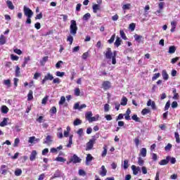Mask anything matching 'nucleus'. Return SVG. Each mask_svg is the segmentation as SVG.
Wrapping results in <instances>:
<instances>
[{
    "mask_svg": "<svg viewBox=\"0 0 180 180\" xmlns=\"http://www.w3.org/2000/svg\"><path fill=\"white\" fill-rule=\"evenodd\" d=\"M67 40L70 42V44H72V41H74V37H72V36L70 35L68 37Z\"/></svg>",
    "mask_w": 180,
    "mask_h": 180,
    "instance_id": "58",
    "label": "nucleus"
},
{
    "mask_svg": "<svg viewBox=\"0 0 180 180\" xmlns=\"http://www.w3.org/2000/svg\"><path fill=\"white\" fill-rule=\"evenodd\" d=\"M19 143H20V140L19 138H16L14 141L13 147H18L19 146Z\"/></svg>",
    "mask_w": 180,
    "mask_h": 180,
    "instance_id": "43",
    "label": "nucleus"
},
{
    "mask_svg": "<svg viewBox=\"0 0 180 180\" xmlns=\"http://www.w3.org/2000/svg\"><path fill=\"white\" fill-rule=\"evenodd\" d=\"M44 78L46 81H53V79H54V77L50 73H47V75L44 76Z\"/></svg>",
    "mask_w": 180,
    "mask_h": 180,
    "instance_id": "17",
    "label": "nucleus"
},
{
    "mask_svg": "<svg viewBox=\"0 0 180 180\" xmlns=\"http://www.w3.org/2000/svg\"><path fill=\"white\" fill-rule=\"evenodd\" d=\"M6 43V39L5 38V36L4 34H1L0 36V45L3 46V44H5Z\"/></svg>",
    "mask_w": 180,
    "mask_h": 180,
    "instance_id": "21",
    "label": "nucleus"
},
{
    "mask_svg": "<svg viewBox=\"0 0 180 180\" xmlns=\"http://www.w3.org/2000/svg\"><path fill=\"white\" fill-rule=\"evenodd\" d=\"M13 51L16 54H18V56H20V54H22V51L20 49H15L13 50Z\"/></svg>",
    "mask_w": 180,
    "mask_h": 180,
    "instance_id": "64",
    "label": "nucleus"
},
{
    "mask_svg": "<svg viewBox=\"0 0 180 180\" xmlns=\"http://www.w3.org/2000/svg\"><path fill=\"white\" fill-rule=\"evenodd\" d=\"M20 76V68L19 66L15 67V77Z\"/></svg>",
    "mask_w": 180,
    "mask_h": 180,
    "instance_id": "37",
    "label": "nucleus"
},
{
    "mask_svg": "<svg viewBox=\"0 0 180 180\" xmlns=\"http://www.w3.org/2000/svg\"><path fill=\"white\" fill-rule=\"evenodd\" d=\"M61 176V172L60 170H56L53 174V176H52L51 178H50V180H53L56 178H60Z\"/></svg>",
    "mask_w": 180,
    "mask_h": 180,
    "instance_id": "10",
    "label": "nucleus"
},
{
    "mask_svg": "<svg viewBox=\"0 0 180 180\" xmlns=\"http://www.w3.org/2000/svg\"><path fill=\"white\" fill-rule=\"evenodd\" d=\"M120 105H122V106H126V105H127V98L124 96L122 97Z\"/></svg>",
    "mask_w": 180,
    "mask_h": 180,
    "instance_id": "23",
    "label": "nucleus"
},
{
    "mask_svg": "<svg viewBox=\"0 0 180 180\" xmlns=\"http://www.w3.org/2000/svg\"><path fill=\"white\" fill-rule=\"evenodd\" d=\"M134 142L136 147H139V146H140V139H139V137L135 138Z\"/></svg>",
    "mask_w": 180,
    "mask_h": 180,
    "instance_id": "41",
    "label": "nucleus"
},
{
    "mask_svg": "<svg viewBox=\"0 0 180 180\" xmlns=\"http://www.w3.org/2000/svg\"><path fill=\"white\" fill-rule=\"evenodd\" d=\"M8 120H9V118L4 117L3 121L0 123L1 127H5V126L8 124Z\"/></svg>",
    "mask_w": 180,
    "mask_h": 180,
    "instance_id": "16",
    "label": "nucleus"
},
{
    "mask_svg": "<svg viewBox=\"0 0 180 180\" xmlns=\"http://www.w3.org/2000/svg\"><path fill=\"white\" fill-rule=\"evenodd\" d=\"M1 112L2 113L6 114L9 112V108L6 107V105L1 106Z\"/></svg>",
    "mask_w": 180,
    "mask_h": 180,
    "instance_id": "29",
    "label": "nucleus"
},
{
    "mask_svg": "<svg viewBox=\"0 0 180 180\" xmlns=\"http://www.w3.org/2000/svg\"><path fill=\"white\" fill-rule=\"evenodd\" d=\"M101 9V6H99L98 4H94L93 5V12L94 13H96L98 12V11H99Z\"/></svg>",
    "mask_w": 180,
    "mask_h": 180,
    "instance_id": "18",
    "label": "nucleus"
},
{
    "mask_svg": "<svg viewBox=\"0 0 180 180\" xmlns=\"http://www.w3.org/2000/svg\"><path fill=\"white\" fill-rule=\"evenodd\" d=\"M106 174H108V170L105 167V165H102L99 172V175H101V176H106Z\"/></svg>",
    "mask_w": 180,
    "mask_h": 180,
    "instance_id": "6",
    "label": "nucleus"
},
{
    "mask_svg": "<svg viewBox=\"0 0 180 180\" xmlns=\"http://www.w3.org/2000/svg\"><path fill=\"white\" fill-rule=\"evenodd\" d=\"M130 6H131L130 5V4H124V5L122 6V9H123L124 11H127V10L130 9Z\"/></svg>",
    "mask_w": 180,
    "mask_h": 180,
    "instance_id": "48",
    "label": "nucleus"
},
{
    "mask_svg": "<svg viewBox=\"0 0 180 180\" xmlns=\"http://www.w3.org/2000/svg\"><path fill=\"white\" fill-rule=\"evenodd\" d=\"M3 84H4V85H6L7 86V88H11V80L10 79L4 80Z\"/></svg>",
    "mask_w": 180,
    "mask_h": 180,
    "instance_id": "33",
    "label": "nucleus"
},
{
    "mask_svg": "<svg viewBox=\"0 0 180 180\" xmlns=\"http://www.w3.org/2000/svg\"><path fill=\"white\" fill-rule=\"evenodd\" d=\"M65 103V97L64 96L60 97V100L59 101V105H64Z\"/></svg>",
    "mask_w": 180,
    "mask_h": 180,
    "instance_id": "45",
    "label": "nucleus"
},
{
    "mask_svg": "<svg viewBox=\"0 0 180 180\" xmlns=\"http://www.w3.org/2000/svg\"><path fill=\"white\" fill-rule=\"evenodd\" d=\"M93 114L92 112L89 111L86 113V119L89 122V120L92 118Z\"/></svg>",
    "mask_w": 180,
    "mask_h": 180,
    "instance_id": "32",
    "label": "nucleus"
},
{
    "mask_svg": "<svg viewBox=\"0 0 180 180\" xmlns=\"http://www.w3.org/2000/svg\"><path fill=\"white\" fill-rule=\"evenodd\" d=\"M174 136H175V139H176V142L179 143H180L179 134H178V132H175Z\"/></svg>",
    "mask_w": 180,
    "mask_h": 180,
    "instance_id": "47",
    "label": "nucleus"
},
{
    "mask_svg": "<svg viewBox=\"0 0 180 180\" xmlns=\"http://www.w3.org/2000/svg\"><path fill=\"white\" fill-rule=\"evenodd\" d=\"M72 145V135H71L69 138V143L67 145V147L70 148L71 146Z\"/></svg>",
    "mask_w": 180,
    "mask_h": 180,
    "instance_id": "49",
    "label": "nucleus"
},
{
    "mask_svg": "<svg viewBox=\"0 0 180 180\" xmlns=\"http://www.w3.org/2000/svg\"><path fill=\"white\" fill-rule=\"evenodd\" d=\"M55 161H58L59 162H65L66 160L63 157H57L55 159Z\"/></svg>",
    "mask_w": 180,
    "mask_h": 180,
    "instance_id": "38",
    "label": "nucleus"
},
{
    "mask_svg": "<svg viewBox=\"0 0 180 180\" xmlns=\"http://www.w3.org/2000/svg\"><path fill=\"white\" fill-rule=\"evenodd\" d=\"M116 56H117V51H115L112 53V64L115 65L116 64Z\"/></svg>",
    "mask_w": 180,
    "mask_h": 180,
    "instance_id": "24",
    "label": "nucleus"
},
{
    "mask_svg": "<svg viewBox=\"0 0 180 180\" xmlns=\"http://www.w3.org/2000/svg\"><path fill=\"white\" fill-rule=\"evenodd\" d=\"M88 56H89V53L86 52L83 53L82 58H83V60H86V58H88Z\"/></svg>",
    "mask_w": 180,
    "mask_h": 180,
    "instance_id": "62",
    "label": "nucleus"
},
{
    "mask_svg": "<svg viewBox=\"0 0 180 180\" xmlns=\"http://www.w3.org/2000/svg\"><path fill=\"white\" fill-rule=\"evenodd\" d=\"M138 164L140 167H143L144 165V161L143 160V158H139Z\"/></svg>",
    "mask_w": 180,
    "mask_h": 180,
    "instance_id": "44",
    "label": "nucleus"
},
{
    "mask_svg": "<svg viewBox=\"0 0 180 180\" xmlns=\"http://www.w3.org/2000/svg\"><path fill=\"white\" fill-rule=\"evenodd\" d=\"M6 4L9 9H11V11H13V9H15V6H13V4L12 3V1L8 0L6 1Z\"/></svg>",
    "mask_w": 180,
    "mask_h": 180,
    "instance_id": "20",
    "label": "nucleus"
},
{
    "mask_svg": "<svg viewBox=\"0 0 180 180\" xmlns=\"http://www.w3.org/2000/svg\"><path fill=\"white\" fill-rule=\"evenodd\" d=\"M162 75L165 81H167L168 78H169V76L168 75V73H167V70H165L162 71Z\"/></svg>",
    "mask_w": 180,
    "mask_h": 180,
    "instance_id": "15",
    "label": "nucleus"
},
{
    "mask_svg": "<svg viewBox=\"0 0 180 180\" xmlns=\"http://www.w3.org/2000/svg\"><path fill=\"white\" fill-rule=\"evenodd\" d=\"M99 119V115H96L95 117H91V118L89 120V123H92V122H96V120H98Z\"/></svg>",
    "mask_w": 180,
    "mask_h": 180,
    "instance_id": "31",
    "label": "nucleus"
},
{
    "mask_svg": "<svg viewBox=\"0 0 180 180\" xmlns=\"http://www.w3.org/2000/svg\"><path fill=\"white\" fill-rule=\"evenodd\" d=\"M47 101H49V96H45L41 101L42 105H46L47 103Z\"/></svg>",
    "mask_w": 180,
    "mask_h": 180,
    "instance_id": "54",
    "label": "nucleus"
},
{
    "mask_svg": "<svg viewBox=\"0 0 180 180\" xmlns=\"http://www.w3.org/2000/svg\"><path fill=\"white\" fill-rule=\"evenodd\" d=\"M37 156V152H36V150H32L31 155H30V161H34V160H36Z\"/></svg>",
    "mask_w": 180,
    "mask_h": 180,
    "instance_id": "14",
    "label": "nucleus"
},
{
    "mask_svg": "<svg viewBox=\"0 0 180 180\" xmlns=\"http://www.w3.org/2000/svg\"><path fill=\"white\" fill-rule=\"evenodd\" d=\"M103 54L105 58L108 60H112V61H113V53L112 52V49L110 48H108Z\"/></svg>",
    "mask_w": 180,
    "mask_h": 180,
    "instance_id": "2",
    "label": "nucleus"
},
{
    "mask_svg": "<svg viewBox=\"0 0 180 180\" xmlns=\"http://www.w3.org/2000/svg\"><path fill=\"white\" fill-rule=\"evenodd\" d=\"M120 34L124 40H127V37H126V34H124V31L123 30H120Z\"/></svg>",
    "mask_w": 180,
    "mask_h": 180,
    "instance_id": "27",
    "label": "nucleus"
},
{
    "mask_svg": "<svg viewBox=\"0 0 180 180\" xmlns=\"http://www.w3.org/2000/svg\"><path fill=\"white\" fill-rule=\"evenodd\" d=\"M94 144H95V139H90L86 145V150L89 151V150H92Z\"/></svg>",
    "mask_w": 180,
    "mask_h": 180,
    "instance_id": "5",
    "label": "nucleus"
},
{
    "mask_svg": "<svg viewBox=\"0 0 180 180\" xmlns=\"http://www.w3.org/2000/svg\"><path fill=\"white\" fill-rule=\"evenodd\" d=\"M91 18V13H87L83 16V20H88Z\"/></svg>",
    "mask_w": 180,
    "mask_h": 180,
    "instance_id": "42",
    "label": "nucleus"
},
{
    "mask_svg": "<svg viewBox=\"0 0 180 180\" xmlns=\"http://www.w3.org/2000/svg\"><path fill=\"white\" fill-rule=\"evenodd\" d=\"M14 174L15 176H20L22 175V169H16Z\"/></svg>",
    "mask_w": 180,
    "mask_h": 180,
    "instance_id": "36",
    "label": "nucleus"
},
{
    "mask_svg": "<svg viewBox=\"0 0 180 180\" xmlns=\"http://www.w3.org/2000/svg\"><path fill=\"white\" fill-rule=\"evenodd\" d=\"M172 108L173 109H175L176 108H178V103L176 101H173L172 103Z\"/></svg>",
    "mask_w": 180,
    "mask_h": 180,
    "instance_id": "63",
    "label": "nucleus"
},
{
    "mask_svg": "<svg viewBox=\"0 0 180 180\" xmlns=\"http://www.w3.org/2000/svg\"><path fill=\"white\" fill-rule=\"evenodd\" d=\"M106 154H108V149L106 148V146L103 147V151L102 153L101 156L102 157H106Z\"/></svg>",
    "mask_w": 180,
    "mask_h": 180,
    "instance_id": "50",
    "label": "nucleus"
},
{
    "mask_svg": "<svg viewBox=\"0 0 180 180\" xmlns=\"http://www.w3.org/2000/svg\"><path fill=\"white\" fill-rule=\"evenodd\" d=\"M121 43H122V39H120V37H117L116 41L115 42V46H116V47H119Z\"/></svg>",
    "mask_w": 180,
    "mask_h": 180,
    "instance_id": "26",
    "label": "nucleus"
},
{
    "mask_svg": "<svg viewBox=\"0 0 180 180\" xmlns=\"http://www.w3.org/2000/svg\"><path fill=\"white\" fill-rule=\"evenodd\" d=\"M11 60L13 61H18V60H19V56H15V55L12 54L11 56Z\"/></svg>",
    "mask_w": 180,
    "mask_h": 180,
    "instance_id": "53",
    "label": "nucleus"
},
{
    "mask_svg": "<svg viewBox=\"0 0 180 180\" xmlns=\"http://www.w3.org/2000/svg\"><path fill=\"white\" fill-rule=\"evenodd\" d=\"M92 160H94L92 155H91L89 153L87 154L86 158V165H89V162H91V161H92Z\"/></svg>",
    "mask_w": 180,
    "mask_h": 180,
    "instance_id": "12",
    "label": "nucleus"
},
{
    "mask_svg": "<svg viewBox=\"0 0 180 180\" xmlns=\"http://www.w3.org/2000/svg\"><path fill=\"white\" fill-rule=\"evenodd\" d=\"M171 148H172V145L171 143H168L165 148V151H169Z\"/></svg>",
    "mask_w": 180,
    "mask_h": 180,
    "instance_id": "55",
    "label": "nucleus"
},
{
    "mask_svg": "<svg viewBox=\"0 0 180 180\" xmlns=\"http://www.w3.org/2000/svg\"><path fill=\"white\" fill-rule=\"evenodd\" d=\"M169 158H171V157L167 156V157H166V160H162L159 162V165H167V164H168V162H169Z\"/></svg>",
    "mask_w": 180,
    "mask_h": 180,
    "instance_id": "13",
    "label": "nucleus"
},
{
    "mask_svg": "<svg viewBox=\"0 0 180 180\" xmlns=\"http://www.w3.org/2000/svg\"><path fill=\"white\" fill-rule=\"evenodd\" d=\"M103 88L105 91H108L110 88V82L105 81L103 83Z\"/></svg>",
    "mask_w": 180,
    "mask_h": 180,
    "instance_id": "11",
    "label": "nucleus"
},
{
    "mask_svg": "<svg viewBox=\"0 0 180 180\" xmlns=\"http://www.w3.org/2000/svg\"><path fill=\"white\" fill-rule=\"evenodd\" d=\"M79 175H80L82 176H85L86 175V173L85 172V171H84L82 169H79Z\"/></svg>",
    "mask_w": 180,
    "mask_h": 180,
    "instance_id": "59",
    "label": "nucleus"
},
{
    "mask_svg": "<svg viewBox=\"0 0 180 180\" xmlns=\"http://www.w3.org/2000/svg\"><path fill=\"white\" fill-rule=\"evenodd\" d=\"M23 11L24 15L27 16V18H32V16H33V11L28 7H26V6H24Z\"/></svg>",
    "mask_w": 180,
    "mask_h": 180,
    "instance_id": "3",
    "label": "nucleus"
},
{
    "mask_svg": "<svg viewBox=\"0 0 180 180\" xmlns=\"http://www.w3.org/2000/svg\"><path fill=\"white\" fill-rule=\"evenodd\" d=\"M47 61H49V56L44 57L42 60H40L41 65L44 66Z\"/></svg>",
    "mask_w": 180,
    "mask_h": 180,
    "instance_id": "19",
    "label": "nucleus"
},
{
    "mask_svg": "<svg viewBox=\"0 0 180 180\" xmlns=\"http://www.w3.org/2000/svg\"><path fill=\"white\" fill-rule=\"evenodd\" d=\"M80 94H81V90H79V89L77 88L75 89V96H79Z\"/></svg>",
    "mask_w": 180,
    "mask_h": 180,
    "instance_id": "52",
    "label": "nucleus"
},
{
    "mask_svg": "<svg viewBox=\"0 0 180 180\" xmlns=\"http://www.w3.org/2000/svg\"><path fill=\"white\" fill-rule=\"evenodd\" d=\"M77 30H78V27H77V21L72 20L70 21V34H72V36H75V34H77Z\"/></svg>",
    "mask_w": 180,
    "mask_h": 180,
    "instance_id": "1",
    "label": "nucleus"
},
{
    "mask_svg": "<svg viewBox=\"0 0 180 180\" xmlns=\"http://www.w3.org/2000/svg\"><path fill=\"white\" fill-rule=\"evenodd\" d=\"M82 159L79 158V157H78V155H73V156H72L70 158V162H68V164H69L70 162H73V164H78L79 162H81Z\"/></svg>",
    "mask_w": 180,
    "mask_h": 180,
    "instance_id": "4",
    "label": "nucleus"
},
{
    "mask_svg": "<svg viewBox=\"0 0 180 180\" xmlns=\"http://www.w3.org/2000/svg\"><path fill=\"white\" fill-rule=\"evenodd\" d=\"M77 134L79 136V137H81L82 136V134H84V129H79L77 131Z\"/></svg>",
    "mask_w": 180,
    "mask_h": 180,
    "instance_id": "61",
    "label": "nucleus"
},
{
    "mask_svg": "<svg viewBox=\"0 0 180 180\" xmlns=\"http://www.w3.org/2000/svg\"><path fill=\"white\" fill-rule=\"evenodd\" d=\"M123 168L124 169H127V168H129V160H124Z\"/></svg>",
    "mask_w": 180,
    "mask_h": 180,
    "instance_id": "39",
    "label": "nucleus"
},
{
    "mask_svg": "<svg viewBox=\"0 0 180 180\" xmlns=\"http://www.w3.org/2000/svg\"><path fill=\"white\" fill-rule=\"evenodd\" d=\"M6 168H8L6 165H1V174H6V171H7Z\"/></svg>",
    "mask_w": 180,
    "mask_h": 180,
    "instance_id": "40",
    "label": "nucleus"
},
{
    "mask_svg": "<svg viewBox=\"0 0 180 180\" xmlns=\"http://www.w3.org/2000/svg\"><path fill=\"white\" fill-rule=\"evenodd\" d=\"M150 110L148 108H144L141 111V114L144 116L146 115H148L150 113Z\"/></svg>",
    "mask_w": 180,
    "mask_h": 180,
    "instance_id": "35",
    "label": "nucleus"
},
{
    "mask_svg": "<svg viewBox=\"0 0 180 180\" xmlns=\"http://www.w3.org/2000/svg\"><path fill=\"white\" fill-rule=\"evenodd\" d=\"M176 51V48L174 46H171L169 47V54H174Z\"/></svg>",
    "mask_w": 180,
    "mask_h": 180,
    "instance_id": "22",
    "label": "nucleus"
},
{
    "mask_svg": "<svg viewBox=\"0 0 180 180\" xmlns=\"http://www.w3.org/2000/svg\"><path fill=\"white\" fill-rule=\"evenodd\" d=\"M132 172L134 175H137L140 172V167H136V165L131 166Z\"/></svg>",
    "mask_w": 180,
    "mask_h": 180,
    "instance_id": "9",
    "label": "nucleus"
},
{
    "mask_svg": "<svg viewBox=\"0 0 180 180\" xmlns=\"http://www.w3.org/2000/svg\"><path fill=\"white\" fill-rule=\"evenodd\" d=\"M147 106H151L152 109L153 110H155L157 109V105H155V102L151 101V99H149L147 102Z\"/></svg>",
    "mask_w": 180,
    "mask_h": 180,
    "instance_id": "7",
    "label": "nucleus"
},
{
    "mask_svg": "<svg viewBox=\"0 0 180 180\" xmlns=\"http://www.w3.org/2000/svg\"><path fill=\"white\" fill-rule=\"evenodd\" d=\"M132 120H134L135 122H140V118L139 117H137V115H134L131 117Z\"/></svg>",
    "mask_w": 180,
    "mask_h": 180,
    "instance_id": "46",
    "label": "nucleus"
},
{
    "mask_svg": "<svg viewBox=\"0 0 180 180\" xmlns=\"http://www.w3.org/2000/svg\"><path fill=\"white\" fill-rule=\"evenodd\" d=\"M141 155H142V157H146L147 155V149L146 148H142L141 149Z\"/></svg>",
    "mask_w": 180,
    "mask_h": 180,
    "instance_id": "28",
    "label": "nucleus"
},
{
    "mask_svg": "<svg viewBox=\"0 0 180 180\" xmlns=\"http://www.w3.org/2000/svg\"><path fill=\"white\" fill-rule=\"evenodd\" d=\"M33 99V91L30 90L27 94V101H32Z\"/></svg>",
    "mask_w": 180,
    "mask_h": 180,
    "instance_id": "30",
    "label": "nucleus"
},
{
    "mask_svg": "<svg viewBox=\"0 0 180 180\" xmlns=\"http://www.w3.org/2000/svg\"><path fill=\"white\" fill-rule=\"evenodd\" d=\"M63 75H65V72H60V71L56 72V76L57 77H63Z\"/></svg>",
    "mask_w": 180,
    "mask_h": 180,
    "instance_id": "56",
    "label": "nucleus"
},
{
    "mask_svg": "<svg viewBox=\"0 0 180 180\" xmlns=\"http://www.w3.org/2000/svg\"><path fill=\"white\" fill-rule=\"evenodd\" d=\"M136 41H138L139 43H140L141 41V39H143V36L141 35H139L137 34H136L134 36Z\"/></svg>",
    "mask_w": 180,
    "mask_h": 180,
    "instance_id": "25",
    "label": "nucleus"
},
{
    "mask_svg": "<svg viewBox=\"0 0 180 180\" xmlns=\"http://www.w3.org/2000/svg\"><path fill=\"white\" fill-rule=\"evenodd\" d=\"M160 73H156L153 75V77H152V80L153 81H155V79H157V78H160Z\"/></svg>",
    "mask_w": 180,
    "mask_h": 180,
    "instance_id": "60",
    "label": "nucleus"
},
{
    "mask_svg": "<svg viewBox=\"0 0 180 180\" xmlns=\"http://www.w3.org/2000/svg\"><path fill=\"white\" fill-rule=\"evenodd\" d=\"M116 37V34H113L111 38L108 40V43L110 44H112V43H113L115 41V38Z\"/></svg>",
    "mask_w": 180,
    "mask_h": 180,
    "instance_id": "51",
    "label": "nucleus"
},
{
    "mask_svg": "<svg viewBox=\"0 0 180 180\" xmlns=\"http://www.w3.org/2000/svg\"><path fill=\"white\" fill-rule=\"evenodd\" d=\"M53 143V139H51V136L48 135L46 138V140L44 141V144H47V146H51Z\"/></svg>",
    "mask_w": 180,
    "mask_h": 180,
    "instance_id": "8",
    "label": "nucleus"
},
{
    "mask_svg": "<svg viewBox=\"0 0 180 180\" xmlns=\"http://www.w3.org/2000/svg\"><path fill=\"white\" fill-rule=\"evenodd\" d=\"M169 106H171V102L169 101L166 103L165 110H168L169 109Z\"/></svg>",
    "mask_w": 180,
    "mask_h": 180,
    "instance_id": "57",
    "label": "nucleus"
},
{
    "mask_svg": "<svg viewBox=\"0 0 180 180\" xmlns=\"http://www.w3.org/2000/svg\"><path fill=\"white\" fill-rule=\"evenodd\" d=\"M82 124V121L79 119H76L73 122L74 126H79V124Z\"/></svg>",
    "mask_w": 180,
    "mask_h": 180,
    "instance_id": "34",
    "label": "nucleus"
}]
</instances>
